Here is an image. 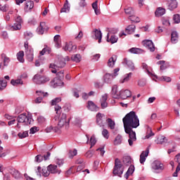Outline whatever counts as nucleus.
<instances>
[{"label":"nucleus","instance_id":"f257e3e1","mask_svg":"<svg viewBox=\"0 0 180 180\" xmlns=\"http://www.w3.org/2000/svg\"><path fill=\"white\" fill-rule=\"evenodd\" d=\"M122 122L124 128L127 129V131L130 130V129H137V127L140 126V120L134 111H131L127 113L122 119Z\"/></svg>","mask_w":180,"mask_h":180},{"label":"nucleus","instance_id":"f03ea898","mask_svg":"<svg viewBox=\"0 0 180 180\" xmlns=\"http://www.w3.org/2000/svg\"><path fill=\"white\" fill-rule=\"evenodd\" d=\"M70 120H67V114L63 113L58 120V126L54 128V131L56 133H60V129H63V127H65V129H68L70 127Z\"/></svg>","mask_w":180,"mask_h":180},{"label":"nucleus","instance_id":"7ed1b4c3","mask_svg":"<svg viewBox=\"0 0 180 180\" xmlns=\"http://www.w3.org/2000/svg\"><path fill=\"white\" fill-rule=\"evenodd\" d=\"M123 172H124V168H123V165H122V162L119 158H116L115 160V166L112 169V174L114 176H119L122 178V175H123Z\"/></svg>","mask_w":180,"mask_h":180},{"label":"nucleus","instance_id":"20e7f679","mask_svg":"<svg viewBox=\"0 0 180 180\" xmlns=\"http://www.w3.org/2000/svg\"><path fill=\"white\" fill-rule=\"evenodd\" d=\"M17 122L22 123L23 126H29V124H32L33 119H32L30 116H27L26 113H22L17 117Z\"/></svg>","mask_w":180,"mask_h":180},{"label":"nucleus","instance_id":"39448f33","mask_svg":"<svg viewBox=\"0 0 180 180\" xmlns=\"http://www.w3.org/2000/svg\"><path fill=\"white\" fill-rule=\"evenodd\" d=\"M96 119L97 126H99V127H101L102 129H105V124L106 123V120H108L106 115H105V114L98 112L96 115Z\"/></svg>","mask_w":180,"mask_h":180},{"label":"nucleus","instance_id":"423d86ee","mask_svg":"<svg viewBox=\"0 0 180 180\" xmlns=\"http://www.w3.org/2000/svg\"><path fill=\"white\" fill-rule=\"evenodd\" d=\"M65 67V59L62 58L56 64L51 63L49 65V68H52L51 72L53 74H57L58 71V68H64Z\"/></svg>","mask_w":180,"mask_h":180},{"label":"nucleus","instance_id":"0eeeda50","mask_svg":"<svg viewBox=\"0 0 180 180\" xmlns=\"http://www.w3.org/2000/svg\"><path fill=\"white\" fill-rule=\"evenodd\" d=\"M24 46L25 49V56L27 57V60H28V61L30 62L33 61V58H34L33 48H32L31 46H29V42L27 41L25 42Z\"/></svg>","mask_w":180,"mask_h":180},{"label":"nucleus","instance_id":"6e6552de","mask_svg":"<svg viewBox=\"0 0 180 180\" xmlns=\"http://www.w3.org/2000/svg\"><path fill=\"white\" fill-rule=\"evenodd\" d=\"M32 79L34 84L40 85L41 84H46V82H49V81H50V77L41 76L40 75H35Z\"/></svg>","mask_w":180,"mask_h":180},{"label":"nucleus","instance_id":"1a4fd4ad","mask_svg":"<svg viewBox=\"0 0 180 180\" xmlns=\"http://www.w3.org/2000/svg\"><path fill=\"white\" fill-rule=\"evenodd\" d=\"M124 12L126 15H128L129 19L131 22H134L135 23H139L140 22V18H136V20H134L133 18V15H134V9H133L132 7H128L127 8L124 9Z\"/></svg>","mask_w":180,"mask_h":180},{"label":"nucleus","instance_id":"9d476101","mask_svg":"<svg viewBox=\"0 0 180 180\" xmlns=\"http://www.w3.org/2000/svg\"><path fill=\"white\" fill-rule=\"evenodd\" d=\"M125 133L129 134V139H128V143L131 147L133 146V143L137 140V137L136 136V131H133V129H130V130L124 129Z\"/></svg>","mask_w":180,"mask_h":180},{"label":"nucleus","instance_id":"9b49d317","mask_svg":"<svg viewBox=\"0 0 180 180\" xmlns=\"http://www.w3.org/2000/svg\"><path fill=\"white\" fill-rule=\"evenodd\" d=\"M22 23H23V19L20 15H18L15 18V23L11 27V30H20L22 29Z\"/></svg>","mask_w":180,"mask_h":180},{"label":"nucleus","instance_id":"f8f14e48","mask_svg":"<svg viewBox=\"0 0 180 180\" xmlns=\"http://www.w3.org/2000/svg\"><path fill=\"white\" fill-rule=\"evenodd\" d=\"M59 102H61V98L60 97H57L51 101L52 106L55 105V111L56 115H61V106L57 105V103H59Z\"/></svg>","mask_w":180,"mask_h":180},{"label":"nucleus","instance_id":"ddd939ff","mask_svg":"<svg viewBox=\"0 0 180 180\" xmlns=\"http://www.w3.org/2000/svg\"><path fill=\"white\" fill-rule=\"evenodd\" d=\"M142 44L148 49V50H150V51H155V46H154V43H153V41L150 39H145L142 41Z\"/></svg>","mask_w":180,"mask_h":180},{"label":"nucleus","instance_id":"4468645a","mask_svg":"<svg viewBox=\"0 0 180 180\" xmlns=\"http://www.w3.org/2000/svg\"><path fill=\"white\" fill-rule=\"evenodd\" d=\"M152 168L156 171V172H161V171L164 169V165L161 163V162L155 160L152 163Z\"/></svg>","mask_w":180,"mask_h":180},{"label":"nucleus","instance_id":"2eb2a0df","mask_svg":"<svg viewBox=\"0 0 180 180\" xmlns=\"http://www.w3.org/2000/svg\"><path fill=\"white\" fill-rule=\"evenodd\" d=\"M65 51H69V53H75L77 51V46L72 45V43H65V46L63 47Z\"/></svg>","mask_w":180,"mask_h":180},{"label":"nucleus","instance_id":"dca6fc26","mask_svg":"<svg viewBox=\"0 0 180 180\" xmlns=\"http://www.w3.org/2000/svg\"><path fill=\"white\" fill-rule=\"evenodd\" d=\"M64 85V82H63L62 79H58V77H55L50 82V86L52 88H57V86H63Z\"/></svg>","mask_w":180,"mask_h":180},{"label":"nucleus","instance_id":"f3484780","mask_svg":"<svg viewBox=\"0 0 180 180\" xmlns=\"http://www.w3.org/2000/svg\"><path fill=\"white\" fill-rule=\"evenodd\" d=\"M37 30L38 34H44V32H47V30H49V26L46 25V22H41Z\"/></svg>","mask_w":180,"mask_h":180},{"label":"nucleus","instance_id":"a211bd4d","mask_svg":"<svg viewBox=\"0 0 180 180\" xmlns=\"http://www.w3.org/2000/svg\"><path fill=\"white\" fill-rule=\"evenodd\" d=\"M37 94L39 97H37L34 102L36 103H41V101H43V98H46V96H49V93H44L41 91H37Z\"/></svg>","mask_w":180,"mask_h":180},{"label":"nucleus","instance_id":"6ab92c4d","mask_svg":"<svg viewBox=\"0 0 180 180\" xmlns=\"http://www.w3.org/2000/svg\"><path fill=\"white\" fill-rule=\"evenodd\" d=\"M94 39L96 40H98V43H101L102 41V32L98 30V29H94L92 32Z\"/></svg>","mask_w":180,"mask_h":180},{"label":"nucleus","instance_id":"aec40b11","mask_svg":"<svg viewBox=\"0 0 180 180\" xmlns=\"http://www.w3.org/2000/svg\"><path fill=\"white\" fill-rule=\"evenodd\" d=\"M130 96H131V91L129 89L121 90L120 91V98H122V99H127Z\"/></svg>","mask_w":180,"mask_h":180},{"label":"nucleus","instance_id":"412c9836","mask_svg":"<svg viewBox=\"0 0 180 180\" xmlns=\"http://www.w3.org/2000/svg\"><path fill=\"white\" fill-rule=\"evenodd\" d=\"M103 82L105 84H112V82L113 79H115V77L113 75L110 74V73H106L103 77Z\"/></svg>","mask_w":180,"mask_h":180},{"label":"nucleus","instance_id":"4be33fe9","mask_svg":"<svg viewBox=\"0 0 180 180\" xmlns=\"http://www.w3.org/2000/svg\"><path fill=\"white\" fill-rule=\"evenodd\" d=\"M149 153H150V149L148 148H146L145 151H143L141 153V154L140 155V159H139L141 164H144V162H146V160L147 157H148Z\"/></svg>","mask_w":180,"mask_h":180},{"label":"nucleus","instance_id":"5701e85b","mask_svg":"<svg viewBox=\"0 0 180 180\" xmlns=\"http://www.w3.org/2000/svg\"><path fill=\"white\" fill-rule=\"evenodd\" d=\"M155 143L156 144H166V143H168V139L164 135H159L157 139L155 140Z\"/></svg>","mask_w":180,"mask_h":180},{"label":"nucleus","instance_id":"b1692460","mask_svg":"<svg viewBox=\"0 0 180 180\" xmlns=\"http://www.w3.org/2000/svg\"><path fill=\"white\" fill-rule=\"evenodd\" d=\"M87 108L91 112H98V110H99V108L98 107V105H96L94 101H88Z\"/></svg>","mask_w":180,"mask_h":180},{"label":"nucleus","instance_id":"393cba45","mask_svg":"<svg viewBox=\"0 0 180 180\" xmlns=\"http://www.w3.org/2000/svg\"><path fill=\"white\" fill-rule=\"evenodd\" d=\"M48 171L49 174H60L61 171L57 169V165H50L48 166Z\"/></svg>","mask_w":180,"mask_h":180},{"label":"nucleus","instance_id":"a878e982","mask_svg":"<svg viewBox=\"0 0 180 180\" xmlns=\"http://www.w3.org/2000/svg\"><path fill=\"white\" fill-rule=\"evenodd\" d=\"M9 172L15 179H19L22 178V175L19 171L16 170L15 168H10Z\"/></svg>","mask_w":180,"mask_h":180},{"label":"nucleus","instance_id":"bb28decb","mask_svg":"<svg viewBox=\"0 0 180 180\" xmlns=\"http://www.w3.org/2000/svg\"><path fill=\"white\" fill-rule=\"evenodd\" d=\"M169 11H174V9H176L178 8V2L176 0H171L167 4Z\"/></svg>","mask_w":180,"mask_h":180},{"label":"nucleus","instance_id":"cd10ccee","mask_svg":"<svg viewBox=\"0 0 180 180\" xmlns=\"http://www.w3.org/2000/svg\"><path fill=\"white\" fill-rule=\"evenodd\" d=\"M122 64H124V65H127V67H128V68L131 71H134V63H133L131 60H127V58H124Z\"/></svg>","mask_w":180,"mask_h":180},{"label":"nucleus","instance_id":"c85d7f7f","mask_svg":"<svg viewBox=\"0 0 180 180\" xmlns=\"http://www.w3.org/2000/svg\"><path fill=\"white\" fill-rule=\"evenodd\" d=\"M112 98H114V99H119V98H120V92L117 91V85L112 86Z\"/></svg>","mask_w":180,"mask_h":180},{"label":"nucleus","instance_id":"c756f323","mask_svg":"<svg viewBox=\"0 0 180 180\" xmlns=\"http://www.w3.org/2000/svg\"><path fill=\"white\" fill-rule=\"evenodd\" d=\"M109 33L107 34V41L108 43H111V44H115V43H117V41L119 40V37L115 34H112L110 36V38L109 39Z\"/></svg>","mask_w":180,"mask_h":180},{"label":"nucleus","instance_id":"7c9ffc66","mask_svg":"<svg viewBox=\"0 0 180 180\" xmlns=\"http://www.w3.org/2000/svg\"><path fill=\"white\" fill-rule=\"evenodd\" d=\"M70 9V3L68 2V0H65L63 7L60 9V13H68Z\"/></svg>","mask_w":180,"mask_h":180},{"label":"nucleus","instance_id":"2f4dec72","mask_svg":"<svg viewBox=\"0 0 180 180\" xmlns=\"http://www.w3.org/2000/svg\"><path fill=\"white\" fill-rule=\"evenodd\" d=\"M179 38V35H178V32L176 31L172 32L171 41L173 44H176V42L178 41Z\"/></svg>","mask_w":180,"mask_h":180},{"label":"nucleus","instance_id":"473e14b6","mask_svg":"<svg viewBox=\"0 0 180 180\" xmlns=\"http://www.w3.org/2000/svg\"><path fill=\"white\" fill-rule=\"evenodd\" d=\"M134 172V165H131L129 166L126 174L124 175V178L126 179H129V176H130V175H131Z\"/></svg>","mask_w":180,"mask_h":180},{"label":"nucleus","instance_id":"72a5a7b5","mask_svg":"<svg viewBox=\"0 0 180 180\" xmlns=\"http://www.w3.org/2000/svg\"><path fill=\"white\" fill-rule=\"evenodd\" d=\"M155 15L157 18H160V16L165 15V8H162L161 7L158 8L155 12Z\"/></svg>","mask_w":180,"mask_h":180},{"label":"nucleus","instance_id":"f704fd0d","mask_svg":"<svg viewBox=\"0 0 180 180\" xmlns=\"http://www.w3.org/2000/svg\"><path fill=\"white\" fill-rule=\"evenodd\" d=\"M1 58L4 61V67H8V65H9V63H11V58L6 56V54L5 53L1 54Z\"/></svg>","mask_w":180,"mask_h":180},{"label":"nucleus","instance_id":"c9c22d12","mask_svg":"<svg viewBox=\"0 0 180 180\" xmlns=\"http://www.w3.org/2000/svg\"><path fill=\"white\" fill-rule=\"evenodd\" d=\"M135 31H136V25H131L126 28L125 33H127V34H131L132 33H134Z\"/></svg>","mask_w":180,"mask_h":180},{"label":"nucleus","instance_id":"e433bc0d","mask_svg":"<svg viewBox=\"0 0 180 180\" xmlns=\"http://www.w3.org/2000/svg\"><path fill=\"white\" fill-rule=\"evenodd\" d=\"M23 57H25V52L23 51H20L17 53V60H18L20 63H25V58Z\"/></svg>","mask_w":180,"mask_h":180},{"label":"nucleus","instance_id":"4c0bfd02","mask_svg":"<svg viewBox=\"0 0 180 180\" xmlns=\"http://www.w3.org/2000/svg\"><path fill=\"white\" fill-rule=\"evenodd\" d=\"M106 122L108 127H110L111 130H115V126H116L115 121H113L111 118H107Z\"/></svg>","mask_w":180,"mask_h":180},{"label":"nucleus","instance_id":"58836bf2","mask_svg":"<svg viewBox=\"0 0 180 180\" xmlns=\"http://www.w3.org/2000/svg\"><path fill=\"white\" fill-rule=\"evenodd\" d=\"M116 56L110 58L108 62V66L110 67L111 68H112V67H115V63H116Z\"/></svg>","mask_w":180,"mask_h":180},{"label":"nucleus","instance_id":"ea45409f","mask_svg":"<svg viewBox=\"0 0 180 180\" xmlns=\"http://www.w3.org/2000/svg\"><path fill=\"white\" fill-rule=\"evenodd\" d=\"M123 164L126 165L127 167H129L131 164V157L130 156H125L123 158Z\"/></svg>","mask_w":180,"mask_h":180},{"label":"nucleus","instance_id":"a19ab883","mask_svg":"<svg viewBox=\"0 0 180 180\" xmlns=\"http://www.w3.org/2000/svg\"><path fill=\"white\" fill-rule=\"evenodd\" d=\"M122 141H123V138L122 137V135L118 134L114 140V144L115 146H119L120 144H122Z\"/></svg>","mask_w":180,"mask_h":180},{"label":"nucleus","instance_id":"79ce46f5","mask_svg":"<svg viewBox=\"0 0 180 180\" xmlns=\"http://www.w3.org/2000/svg\"><path fill=\"white\" fill-rule=\"evenodd\" d=\"M131 75H133L132 72H129L125 75L124 79L120 80L121 84H124V82H129V81H130V78H131Z\"/></svg>","mask_w":180,"mask_h":180},{"label":"nucleus","instance_id":"37998d69","mask_svg":"<svg viewBox=\"0 0 180 180\" xmlns=\"http://www.w3.org/2000/svg\"><path fill=\"white\" fill-rule=\"evenodd\" d=\"M11 84L12 85H13V86H16L18 85H23V81H22V79H11Z\"/></svg>","mask_w":180,"mask_h":180},{"label":"nucleus","instance_id":"c03bdc74","mask_svg":"<svg viewBox=\"0 0 180 180\" xmlns=\"http://www.w3.org/2000/svg\"><path fill=\"white\" fill-rule=\"evenodd\" d=\"M129 52L132 54H141L143 53V49L139 48H131L129 49Z\"/></svg>","mask_w":180,"mask_h":180},{"label":"nucleus","instance_id":"a18cd8bd","mask_svg":"<svg viewBox=\"0 0 180 180\" xmlns=\"http://www.w3.org/2000/svg\"><path fill=\"white\" fill-rule=\"evenodd\" d=\"M25 8L27 9H33V8H34V2L32 0L27 1Z\"/></svg>","mask_w":180,"mask_h":180},{"label":"nucleus","instance_id":"49530a36","mask_svg":"<svg viewBox=\"0 0 180 180\" xmlns=\"http://www.w3.org/2000/svg\"><path fill=\"white\" fill-rule=\"evenodd\" d=\"M71 60H72V61H75V63H79V61H81V55L79 54L73 55L71 57Z\"/></svg>","mask_w":180,"mask_h":180},{"label":"nucleus","instance_id":"de8ad7c7","mask_svg":"<svg viewBox=\"0 0 180 180\" xmlns=\"http://www.w3.org/2000/svg\"><path fill=\"white\" fill-rule=\"evenodd\" d=\"M6 84H8V82H6V80L0 79V91H4V89H5L6 88Z\"/></svg>","mask_w":180,"mask_h":180},{"label":"nucleus","instance_id":"09e8293b","mask_svg":"<svg viewBox=\"0 0 180 180\" xmlns=\"http://www.w3.org/2000/svg\"><path fill=\"white\" fill-rule=\"evenodd\" d=\"M19 139H25V137H27L29 136V131H25L23 132H20L18 134Z\"/></svg>","mask_w":180,"mask_h":180},{"label":"nucleus","instance_id":"8fccbe9b","mask_svg":"<svg viewBox=\"0 0 180 180\" xmlns=\"http://www.w3.org/2000/svg\"><path fill=\"white\" fill-rule=\"evenodd\" d=\"M157 64L158 65H160V70L162 71L164 70L167 69V66L165 65V60H159Z\"/></svg>","mask_w":180,"mask_h":180},{"label":"nucleus","instance_id":"3c124183","mask_svg":"<svg viewBox=\"0 0 180 180\" xmlns=\"http://www.w3.org/2000/svg\"><path fill=\"white\" fill-rule=\"evenodd\" d=\"M24 36L26 40H30V39L33 37V33H32L31 32L27 31L24 33Z\"/></svg>","mask_w":180,"mask_h":180},{"label":"nucleus","instance_id":"603ef678","mask_svg":"<svg viewBox=\"0 0 180 180\" xmlns=\"http://www.w3.org/2000/svg\"><path fill=\"white\" fill-rule=\"evenodd\" d=\"M77 149H74L73 150H70L68 153L69 158H74L75 155H77Z\"/></svg>","mask_w":180,"mask_h":180},{"label":"nucleus","instance_id":"864d4df0","mask_svg":"<svg viewBox=\"0 0 180 180\" xmlns=\"http://www.w3.org/2000/svg\"><path fill=\"white\" fill-rule=\"evenodd\" d=\"M51 52V50L50 49V48L46 47V48H44L42 51H40V54L41 56H44L46 53H48V54H50Z\"/></svg>","mask_w":180,"mask_h":180},{"label":"nucleus","instance_id":"5fc2aeb1","mask_svg":"<svg viewBox=\"0 0 180 180\" xmlns=\"http://www.w3.org/2000/svg\"><path fill=\"white\" fill-rule=\"evenodd\" d=\"M56 78L59 79H64V70H61L60 72H56Z\"/></svg>","mask_w":180,"mask_h":180},{"label":"nucleus","instance_id":"6e6d98bb","mask_svg":"<svg viewBox=\"0 0 180 180\" xmlns=\"http://www.w3.org/2000/svg\"><path fill=\"white\" fill-rule=\"evenodd\" d=\"M103 131H102V136L104 137V139H109V131H108V129L103 128Z\"/></svg>","mask_w":180,"mask_h":180},{"label":"nucleus","instance_id":"4d7b16f0","mask_svg":"<svg viewBox=\"0 0 180 180\" xmlns=\"http://www.w3.org/2000/svg\"><path fill=\"white\" fill-rule=\"evenodd\" d=\"M90 143H91V147L90 148H92L95 144H96V138H95V135L91 136L90 139Z\"/></svg>","mask_w":180,"mask_h":180},{"label":"nucleus","instance_id":"13d9d810","mask_svg":"<svg viewBox=\"0 0 180 180\" xmlns=\"http://www.w3.org/2000/svg\"><path fill=\"white\" fill-rule=\"evenodd\" d=\"M94 154H95V150H89L86 153L85 157H86V158H92Z\"/></svg>","mask_w":180,"mask_h":180},{"label":"nucleus","instance_id":"bf43d9fd","mask_svg":"<svg viewBox=\"0 0 180 180\" xmlns=\"http://www.w3.org/2000/svg\"><path fill=\"white\" fill-rule=\"evenodd\" d=\"M41 175L42 176H45V177H47L49 176V175H50L49 167H47V169H42Z\"/></svg>","mask_w":180,"mask_h":180},{"label":"nucleus","instance_id":"052dcab7","mask_svg":"<svg viewBox=\"0 0 180 180\" xmlns=\"http://www.w3.org/2000/svg\"><path fill=\"white\" fill-rule=\"evenodd\" d=\"M149 131V133H148ZM154 136V133L153 132V130L151 129V128L148 127V132L146 136V139H150V137Z\"/></svg>","mask_w":180,"mask_h":180},{"label":"nucleus","instance_id":"680f3d73","mask_svg":"<svg viewBox=\"0 0 180 180\" xmlns=\"http://www.w3.org/2000/svg\"><path fill=\"white\" fill-rule=\"evenodd\" d=\"M43 160H44L43 155H37L35 157L34 162H41V161H43Z\"/></svg>","mask_w":180,"mask_h":180},{"label":"nucleus","instance_id":"e2e57ef3","mask_svg":"<svg viewBox=\"0 0 180 180\" xmlns=\"http://www.w3.org/2000/svg\"><path fill=\"white\" fill-rule=\"evenodd\" d=\"M174 23H180V15L179 14H175L173 17Z\"/></svg>","mask_w":180,"mask_h":180},{"label":"nucleus","instance_id":"0e129e2a","mask_svg":"<svg viewBox=\"0 0 180 180\" xmlns=\"http://www.w3.org/2000/svg\"><path fill=\"white\" fill-rule=\"evenodd\" d=\"M38 123L40 124H43V123H46V118L43 116H39L37 117Z\"/></svg>","mask_w":180,"mask_h":180},{"label":"nucleus","instance_id":"69168bd1","mask_svg":"<svg viewBox=\"0 0 180 180\" xmlns=\"http://www.w3.org/2000/svg\"><path fill=\"white\" fill-rule=\"evenodd\" d=\"M56 163L59 167H61V165H64V160L56 158Z\"/></svg>","mask_w":180,"mask_h":180},{"label":"nucleus","instance_id":"338daca9","mask_svg":"<svg viewBox=\"0 0 180 180\" xmlns=\"http://www.w3.org/2000/svg\"><path fill=\"white\" fill-rule=\"evenodd\" d=\"M139 86H144L146 85V79H141L138 81Z\"/></svg>","mask_w":180,"mask_h":180},{"label":"nucleus","instance_id":"774afa93","mask_svg":"<svg viewBox=\"0 0 180 180\" xmlns=\"http://www.w3.org/2000/svg\"><path fill=\"white\" fill-rule=\"evenodd\" d=\"M101 58V54L96 53L92 56L93 61H98Z\"/></svg>","mask_w":180,"mask_h":180}]
</instances>
